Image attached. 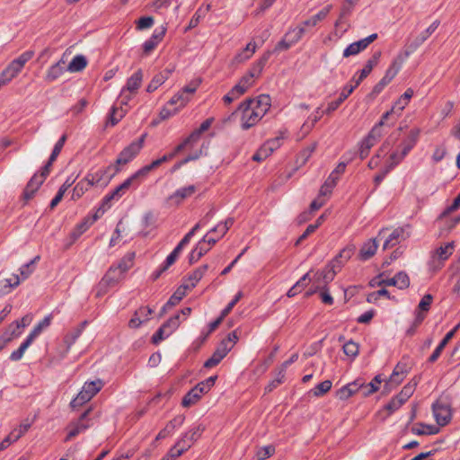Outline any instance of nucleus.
<instances>
[{"mask_svg":"<svg viewBox=\"0 0 460 460\" xmlns=\"http://www.w3.org/2000/svg\"><path fill=\"white\" fill-rule=\"evenodd\" d=\"M271 98L268 94H261L256 99H247L226 119L231 120L239 111L242 112V128L247 130L254 126L269 111Z\"/></svg>","mask_w":460,"mask_h":460,"instance_id":"nucleus-1","label":"nucleus"},{"mask_svg":"<svg viewBox=\"0 0 460 460\" xmlns=\"http://www.w3.org/2000/svg\"><path fill=\"white\" fill-rule=\"evenodd\" d=\"M135 252H128L117 264L111 265L101 279L97 296L105 293L107 288L115 286L122 278L123 274L133 266Z\"/></svg>","mask_w":460,"mask_h":460,"instance_id":"nucleus-2","label":"nucleus"},{"mask_svg":"<svg viewBox=\"0 0 460 460\" xmlns=\"http://www.w3.org/2000/svg\"><path fill=\"white\" fill-rule=\"evenodd\" d=\"M146 134H143L137 140L131 142L118 155L114 164V172L109 175L107 181H110L119 171L120 165L127 164L132 161L144 146Z\"/></svg>","mask_w":460,"mask_h":460,"instance_id":"nucleus-3","label":"nucleus"},{"mask_svg":"<svg viewBox=\"0 0 460 460\" xmlns=\"http://www.w3.org/2000/svg\"><path fill=\"white\" fill-rule=\"evenodd\" d=\"M454 250V242L447 243L444 246L438 247L433 253L431 260L429 262V269L436 272L441 270L444 266V261H447L452 254Z\"/></svg>","mask_w":460,"mask_h":460,"instance_id":"nucleus-4","label":"nucleus"},{"mask_svg":"<svg viewBox=\"0 0 460 460\" xmlns=\"http://www.w3.org/2000/svg\"><path fill=\"white\" fill-rule=\"evenodd\" d=\"M91 411L92 408L89 407L80 415V417L76 420L72 421L68 425L67 429H69V431L65 438L66 442L71 440L73 438L76 437L78 434L84 432L88 428H90L92 424L90 423L91 420L88 418V416Z\"/></svg>","mask_w":460,"mask_h":460,"instance_id":"nucleus-5","label":"nucleus"},{"mask_svg":"<svg viewBox=\"0 0 460 460\" xmlns=\"http://www.w3.org/2000/svg\"><path fill=\"white\" fill-rule=\"evenodd\" d=\"M346 166L347 164L344 162H341L337 164L335 169L331 172L329 177L322 185L319 191V196H326L332 193V189L336 186L339 181V176L344 173Z\"/></svg>","mask_w":460,"mask_h":460,"instance_id":"nucleus-6","label":"nucleus"},{"mask_svg":"<svg viewBox=\"0 0 460 460\" xmlns=\"http://www.w3.org/2000/svg\"><path fill=\"white\" fill-rule=\"evenodd\" d=\"M432 411L437 423L446 426L451 420L452 412L449 405L436 402L432 404Z\"/></svg>","mask_w":460,"mask_h":460,"instance_id":"nucleus-7","label":"nucleus"},{"mask_svg":"<svg viewBox=\"0 0 460 460\" xmlns=\"http://www.w3.org/2000/svg\"><path fill=\"white\" fill-rule=\"evenodd\" d=\"M205 430V427L201 424H199L193 428H191L188 432H186L181 439H179L177 443V447L183 448L184 446H188V449L192 446V444L197 441L203 431Z\"/></svg>","mask_w":460,"mask_h":460,"instance_id":"nucleus-8","label":"nucleus"},{"mask_svg":"<svg viewBox=\"0 0 460 460\" xmlns=\"http://www.w3.org/2000/svg\"><path fill=\"white\" fill-rule=\"evenodd\" d=\"M411 55V51L405 50L403 52L399 53L396 58L393 60L392 64L388 67L384 75V78H386L389 82H391L398 72L401 70L402 64Z\"/></svg>","mask_w":460,"mask_h":460,"instance_id":"nucleus-9","label":"nucleus"},{"mask_svg":"<svg viewBox=\"0 0 460 460\" xmlns=\"http://www.w3.org/2000/svg\"><path fill=\"white\" fill-rule=\"evenodd\" d=\"M44 181L45 180L39 177V173H34V175L30 179L22 191V199H23L24 204H26L34 197L35 193L43 184Z\"/></svg>","mask_w":460,"mask_h":460,"instance_id":"nucleus-10","label":"nucleus"},{"mask_svg":"<svg viewBox=\"0 0 460 460\" xmlns=\"http://www.w3.org/2000/svg\"><path fill=\"white\" fill-rule=\"evenodd\" d=\"M114 172V164H111L106 168L100 169L95 172H89L85 176L86 180L91 183L92 186L104 181V185H107L110 181H107L108 177Z\"/></svg>","mask_w":460,"mask_h":460,"instance_id":"nucleus-11","label":"nucleus"},{"mask_svg":"<svg viewBox=\"0 0 460 460\" xmlns=\"http://www.w3.org/2000/svg\"><path fill=\"white\" fill-rule=\"evenodd\" d=\"M362 380L356 379L355 381L343 385L336 392V396L341 400L346 401L354 395L356 393H361Z\"/></svg>","mask_w":460,"mask_h":460,"instance_id":"nucleus-12","label":"nucleus"},{"mask_svg":"<svg viewBox=\"0 0 460 460\" xmlns=\"http://www.w3.org/2000/svg\"><path fill=\"white\" fill-rule=\"evenodd\" d=\"M440 22L436 20L433 22L426 31H422L416 39L409 45L408 51H411V54L415 51L421 44H423L427 39L438 29Z\"/></svg>","mask_w":460,"mask_h":460,"instance_id":"nucleus-13","label":"nucleus"},{"mask_svg":"<svg viewBox=\"0 0 460 460\" xmlns=\"http://www.w3.org/2000/svg\"><path fill=\"white\" fill-rule=\"evenodd\" d=\"M420 135V129L419 128H411L398 147L403 150L404 154H409L419 141Z\"/></svg>","mask_w":460,"mask_h":460,"instance_id":"nucleus-14","label":"nucleus"},{"mask_svg":"<svg viewBox=\"0 0 460 460\" xmlns=\"http://www.w3.org/2000/svg\"><path fill=\"white\" fill-rule=\"evenodd\" d=\"M354 90L355 86H351V84H347L341 92L338 99L331 102L324 112L329 115L336 111L339 106L353 93Z\"/></svg>","mask_w":460,"mask_h":460,"instance_id":"nucleus-15","label":"nucleus"},{"mask_svg":"<svg viewBox=\"0 0 460 460\" xmlns=\"http://www.w3.org/2000/svg\"><path fill=\"white\" fill-rule=\"evenodd\" d=\"M195 185H189L176 190L168 199L173 201L176 205H180L185 199L191 197L196 192Z\"/></svg>","mask_w":460,"mask_h":460,"instance_id":"nucleus-16","label":"nucleus"},{"mask_svg":"<svg viewBox=\"0 0 460 460\" xmlns=\"http://www.w3.org/2000/svg\"><path fill=\"white\" fill-rule=\"evenodd\" d=\"M377 247L378 244L376 238L369 239L361 246L358 252V259L363 261L369 260L376 254Z\"/></svg>","mask_w":460,"mask_h":460,"instance_id":"nucleus-17","label":"nucleus"},{"mask_svg":"<svg viewBox=\"0 0 460 460\" xmlns=\"http://www.w3.org/2000/svg\"><path fill=\"white\" fill-rule=\"evenodd\" d=\"M271 55L272 51L270 50H267L262 54V56L249 69L248 73L250 74V77L258 78L261 75Z\"/></svg>","mask_w":460,"mask_h":460,"instance_id":"nucleus-18","label":"nucleus"},{"mask_svg":"<svg viewBox=\"0 0 460 460\" xmlns=\"http://www.w3.org/2000/svg\"><path fill=\"white\" fill-rule=\"evenodd\" d=\"M337 267L329 262L322 271H317L314 275L316 281L323 280V286L327 287L328 283L333 280L337 271Z\"/></svg>","mask_w":460,"mask_h":460,"instance_id":"nucleus-19","label":"nucleus"},{"mask_svg":"<svg viewBox=\"0 0 460 460\" xmlns=\"http://www.w3.org/2000/svg\"><path fill=\"white\" fill-rule=\"evenodd\" d=\"M143 81V71L142 69L137 70L128 80L126 85L123 87L125 91L137 94V90L141 86Z\"/></svg>","mask_w":460,"mask_h":460,"instance_id":"nucleus-20","label":"nucleus"},{"mask_svg":"<svg viewBox=\"0 0 460 460\" xmlns=\"http://www.w3.org/2000/svg\"><path fill=\"white\" fill-rule=\"evenodd\" d=\"M65 63V60L61 58L56 64L51 66L47 71V74L45 75V81H47L48 83H51L59 78L66 70L64 66Z\"/></svg>","mask_w":460,"mask_h":460,"instance_id":"nucleus-21","label":"nucleus"},{"mask_svg":"<svg viewBox=\"0 0 460 460\" xmlns=\"http://www.w3.org/2000/svg\"><path fill=\"white\" fill-rule=\"evenodd\" d=\"M172 70L164 69L162 72L156 74L146 87L147 93L155 92L159 86H161L171 75Z\"/></svg>","mask_w":460,"mask_h":460,"instance_id":"nucleus-22","label":"nucleus"},{"mask_svg":"<svg viewBox=\"0 0 460 460\" xmlns=\"http://www.w3.org/2000/svg\"><path fill=\"white\" fill-rule=\"evenodd\" d=\"M310 281V273L307 272L289 288V290L287 293V296L288 297H293L297 294L301 293L307 287Z\"/></svg>","mask_w":460,"mask_h":460,"instance_id":"nucleus-23","label":"nucleus"},{"mask_svg":"<svg viewBox=\"0 0 460 460\" xmlns=\"http://www.w3.org/2000/svg\"><path fill=\"white\" fill-rule=\"evenodd\" d=\"M332 8V4H328L320 10L315 15L310 17L309 19L303 22L302 26L305 27H314L317 23L323 20H324Z\"/></svg>","mask_w":460,"mask_h":460,"instance_id":"nucleus-24","label":"nucleus"},{"mask_svg":"<svg viewBox=\"0 0 460 460\" xmlns=\"http://www.w3.org/2000/svg\"><path fill=\"white\" fill-rule=\"evenodd\" d=\"M404 229L402 227H397L395 228L390 235L387 237V239L385 241L383 249L386 250L389 248L394 247L398 243H400V239H405L403 236Z\"/></svg>","mask_w":460,"mask_h":460,"instance_id":"nucleus-25","label":"nucleus"},{"mask_svg":"<svg viewBox=\"0 0 460 460\" xmlns=\"http://www.w3.org/2000/svg\"><path fill=\"white\" fill-rule=\"evenodd\" d=\"M287 130L280 131L279 136L265 142L261 146L265 149V153L268 152L270 155L274 150L278 149L282 145L283 139L287 137Z\"/></svg>","mask_w":460,"mask_h":460,"instance_id":"nucleus-26","label":"nucleus"},{"mask_svg":"<svg viewBox=\"0 0 460 460\" xmlns=\"http://www.w3.org/2000/svg\"><path fill=\"white\" fill-rule=\"evenodd\" d=\"M210 247H207L204 243L199 241L195 248L189 254L190 264L196 263L200 258H202L208 251Z\"/></svg>","mask_w":460,"mask_h":460,"instance_id":"nucleus-27","label":"nucleus"},{"mask_svg":"<svg viewBox=\"0 0 460 460\" xmlns=\"http://www.w3.org/2000/svg\"><path fill=\"white\" fill-rule=\"evenodd\" d=\"M383 382V379L381 378L380 375L376 376L373 380L368 383L365 384L362 381V387H361V394L364 397H367L371 395L372 394L376 393L378 388L379 385Z\"/></svg>","mask_w":460,"mask_h":460,"instance_id":"nucleus-28","label":"nucleus"},{"mask_svg":"<svg viewBox=\"0 0 460 460\" xmlns=\"http://www.w3.org/2000/svg\"><path fill=\"white\" fill-rule=\"evenodd\" d=\"M81 334H82V332H81L80 329H77L75 327L65 335L64 342L66 344V349H65V351L60 356V359H62L66 357V355L69 351L71 346L75 342V341L80 337Z\"/></svg>","mask_w":460,"mask_h":460,"instance_id":"nucleus-29","label":"nucleus"},{"mask_svg":"<svg viewBox=\"0 0 460 460\" xmlns=\"http://www.w3.org/2000/svg\"><path fill=\"white\" fill-rule=\"evenodd\" d=\"M201 392H199V388L194 386L191 388L182 398L181 405L183 407H190L195 404L201 398Z\"/></svg>","mask_w":460,"mask_h":460,"instance_id":"nucleus-30","label":"nucleus"},{"mask_svg":"<svg viewBox=\"0 0 460 460\" xmlns=\"http://www.w3.org/2000/svg\"><path fill=\"white\" fill-rule=\"evenodd\" d=\"M52 321V314H49L46 315L40 323H38L32 329V331L28 335L29 338H31L32 341L35 340L36 337H38L44 329L48 328Z\"/></svg>","mask_w":460,"mask_h":460,"instance_id":"nucleus-31","label":"nucleus"},{"mask_svg":"<svg viewBox=\"0 0 460 460\" xmlns=\"http://www.w3.org/2000/svg\"><path fill=\"white\" fill-rule=\"evenodd\" d=\"M413 95V91L411 88H408L402 95L399 98V100L393 105V108L397 111V117H399L402 111L404 110L406 105L409 103L411 98Z\"/></svg>","mask_w":460,"mask_h":460,"instance_id":"nucleus-32","label":"nucleus"},{"mask_svg":"<svg viewBox=\"0 0 460 460\" xmlns=\"http://www.w3.org/2000/svg\"><path fill=\"white\" fill-rule=\"evenodd\" d=\"M453 338V332H447L446 336L442 339V341L439 342L438 347L435 349L433 353L429 356L428 362L434 363L438 360V358L440 357L443 349L447 346V344L449 342V341Z\"/></svg>","mask_w":460,"mask_h":460,"instance_id":"nucleus-33","label":"nucleus"},{"mask_svg":"<svg viewBox=\"0 0 460 460\" xmlns=\"http://www.w3.org/2000/svg\"><path fill=\"white\" fill-rule=\"evenodd\" d=\"M257 46L255 42H249L246 47L234 57L237 63H243L248 60L256 51Z\"/></svg>","mask_w":460,"mask_h":460,"instance_id":"nucleus-34","label":"nucleus"},{"mask_svg":"<svg viewBox=\"0 0 460 460\" xmlns=\"http://www.w3.org/2000/svg\"><path fill=\"white\" fill-rule=\"evenodd\" d=\"M190 97L186 95L181 90L170 99V101L167 102V105L175 106L174 108H179L180 111L190 102Z\"/></svg>","mask_w":460,"mask_h":460,"instance_id":"nucleus-35","label":"nucleus"},{"mask_svg":"<svg viewBox=\"0 0 460 460\" xmlns=\"http://www.w3.org/2000/svg\"><path fill=\"white\" fill-rule=\"evenodd\" d=\"M190 288L189 285L182 284L181 285L175 292L170 296L167 301V305L174 306L178 305L181 299L186 296L187 290Z\"/></svg>","mask_w":460,"mask_h":460,"instance_id":"nucleus-36","label":"nucleus"},{"mask_svg":"<svg viewBox=\"0 0 460 460\" xmlns=\"http://www.w3.org/2000/svg\"><path fill=\"white\" fill-rule=\"evenodd\" d=\"M380 57L381 51H376L372 55V57L367 61L364 68L359 72L361 78H367L368 76L374 66L378 64Z\"/></svg>","mask_w":460,"mask_h":460,"instance_id":"nucleus-37","label":"nucleus"},{"mask_svg":"<svg viewBox=\"0 0 460 460\" xmlns=\"http://www.w3.org/2000/svg\"><path fill=\"white\" fill-rule=\"evenodd\" d=\"M87 66V59L83 55H77L73 58L66 70L70 72H80Z\"/></svg>","mask_w":460,"mask_h":460,"instance_id":"nucleus-38","label":"nucleus"},{"mask_svg":"<svg viewBox=\"0 0 460 460\" xmlns=\"http://www.w3.org/2000/svg\"><path fill=\"white\" fill-rule=\"evenodd\" d=\"M408 154H404L403 150L401 151L395 150L390 154L389 158L386 162L385 166L388 170H394L407 155Z\"/></svg>","mask_w":460,"mask_h":460,"instance_id":"nucleus-39","label":"nucleus"},{"mask_svg":"<svg viewBox=\"0 0 460 460\" xmlns=\"http://www.w3.org/2000/svg\"><path fill=\"white\" fill-rule=\"evenodd\" d=\"M90 187H92L91 183L84 177L75 186L72 193V199L76 200L80 199L85 193V191L89 190Z\"/></svg>","mask_w":460,"mask_h":460,"instance_id":"nucleus-40","label":"nucleus"},{"mask_svg":"<svg viewBox=\"0 0 460 460\" xmlns=\"http://www.w3.org/2000/svg\"><path fill=\"white\" fill-rule=\"evenodd\" d=\"M416 386L417 381L413 379L405 385L396 396L404 403L413 394Z\"/></svg>","mask_w":460,"mask_h":460,"instance_id":"nucleus-41","label":"nucleus"},{"mask_svg":"<svg viewBox=\"0 0 460 460\" xmlns=\"http://www.w3.org/2000/svg\"><path fill=\"white\" fill-rule=\"evenodd\" d=\"M33 341L27 336L24 341L20 345V347L13 351L10 355V360L12 361H19L23 357L25 350L31 346Z\"/></svg>","mask_w":460,"mask_h":460,"instance_id":"nucleus-42","label":"nucleus"},{"mask_svg":"<svg viewBox=\"0 0 460 460\" xmlns=\"http://www.w3.org/2000/svg\"><path fill=\"white\" fill-rule=\"evenodd\" d=\"M102 385L103 383L102 380L97 379L96 381L86 382L82 390L84 391V394L93 398L102 388Z\"/></svg>","mask_w":460,"mask_h":460,"instance_id":"nucleus-43","label":"nucleus"},{"mask_svg":"<svg viewBox=\"0 0 460 460\" xmlns=\"http://www.w3.org/2000/svg\"><path fill=\"white\" fill-rule=\"evenodd\" d=\"M305 32V29L304 26H299L294 29H290L284 36L287 37V40H289V43L293 45L298 42Z\"/></svg>","mask_w":460,"mask_h":460,"instance_id":"nucleus-44","label":"nucleus"},{"mask_svg":"<svg viewBox=\"0 0 460 460\" xmlns=\"http://www.w3.org/2000/svg\"><path fill=\"white\" fill-rule=\"evenodd\" d=\"M93 225V221H91V217H85L84 220L77 224L74 231L71 233V237L74 240L79 238L91 226Z\"/></svg>","mask_w":460,"mask_h":460,"instance_id":"nucleus-45","label":"nucleus"},{"mask_svg":"<svg viewBox=\"0 0 460 460\" xmlns=\"http://www.w3.org/2000/svg\"><path fill=\"white\" fill-rule=\"evenodd\" d=\"M208 270V265L204 264L199 268L196 269L188 276V279L191 281L190 288L196 287L197 283L202 279L206 271Z\"/></svg>","mask_w":460,"mask_h":460,"instance_id":"nucleus-46","label":"nucleus"},{"mask_svg":"<svg viewBox=\"0 0 460 460\" xmlns=\"http://www.w3.org/2000/svg\"><path fill=\"white\" fill-rule=\"evenodd\" d=\"M214 121L213 118H208L206 120H204L199 128L193 130L190 135V138L194 139L196 142H198L205 131H207L212 125Z\"/></svg>","mask_w":460,"mask_h":460,"instance_id":"nucleus-47","label":"nucleus"},{"mask_svg":"<svg viewBox=\"0 0 460 460\" xmlns=\"http://www.w3.org/2000/svg\"><path fill=\"white\" fill-rule=\"evenodd\" d=\"M40 259V257L39 255H37L31 261H29L28 263L23 264L20 268V274H21L22 279H26L27 278H29L31 276V274L35 270L36 262L39 261Z\"/></svg>","mask_w":460,"mask_h":460,"instance_id":"nucleus-48","label":"nucleus"},{"mask_svg":"<svg viewBox=\"0 0 460 460\" xmlns=\"http://www.w3.org/2000/svg\"><path fill=\"white\" fill-rule=\"evenodd\" d=\"M180 323V314H176L163 323L162 327L166 331L168 335H171L179 327Z\"/></svg>","mask_w":460,"mask_h":460,"instance_id":"nucleus-49","label":"nucleus"},{"mask_svg":"<svg viewBox=\"0 0 460 460\" xmlns=\"http://www.w3.org/2000/svg\"><path fill=\"white\" fill-rule=\"evenodd\" d=\"M150 172L148 167L146 165L143 166L139 170H137L135 173H133L129 180H131L132 184L137 188L142 180H144L148 173Z\"/></svg>","mask_w":460,"mask_h":460,"instance_id":"nucleus-50","label":"nucleus"},{"mask_svg":"<svg viewBox=\"0 0 460 460\" xmlns=\"http://www.w3.org/2000/svg\"><path fill=\"white\" fill-rule=\"evenodd\" d=\"M395 287L399 289H405L410 286V278L405 271H399L394 275Z\"/></svg>","mask_w":460,"mask_h":460,"instance_id":"nucleus-51","label":"nucleus"},{"mask_svg":"<svg viewBox=\"0 0 460 460\" xmlns=\"http://www.w3.org/2000/svg\"><path fill=\"white\" fill-rule=\"evenodd\" d=\"M200 155H201V150L197 151L194 154L187 155L182 160H181V161L177 162L176 164H174L173 166L170 169V172L171 173H174L175 172H177L181 166H183L187 163L199 159Z\"/></svg>","mask_w":460,"mask_h":460,"instance_id":"nucleus-52","label":"nucleus"},{"mask_svg":"<svg viewBox=\"0 0 460 460\" xmlns=\"http://www.w3.org/2000/svg\"><path fill=\"white\" fill-rule=\"evenodd\" d=\"M22 67L19 66L15 61H12L7 67L2 72L3 76L8 78L11 82L13 78H14L21 71Z\"/></svg>","mask_w":460,"mask_h":460,"instance_id":"nucleus-53","label":"nucleus"},{"mask_svg":"<svg viewBox=\"0 0 460 460\" xmlns=\"http://www.w3.org/2000/svg\"><path fill=\"white\" fill-rule=\"evenodd\" d=\"M332 381L325 380L323 382H321L318 384L312 391L311 393L314 394V396L321 397L324 395L326 393H328L332 388Z\"/></svg>","mask_w":460,"mask_h":460,"instance_id":"nucleus-54","label":"nucleus"},{"mask_svg":"<svg viewBox=\"0 0 460 460\" xmlns=\"http://www.w3.org/2000/svg\"><path fill=\"white\" fill-rule=\"evenodd\" d=\"M126 111L120 108V110L117 107H112L111 112L109 114L108 122L111 126H115L119 123V121L124 117Z\"/></svg>","mask_w":460,"mask_h":460,"instance_id":"nucleus-55","label":"nucleus"},{"mask_svg":"<svg viewBox=\"0 0 460 460\" xmlns=\"http://www.w3.org/2000/svg\"><path fill=\"white\" fill-rule=\"evenodd\" d=\"M188 450V446L183 448L177 447V443L169 450V452L161 460H175Z\"/></svg>","mask_w":460,"mask_h":460,"instance_id":"nucleus-56","label":"nucleus"},{"mask_svg":"<svg viewBox=\"0 0 460 460\" xmlns=\"http://www.w3.org/2000/svg\"><path fill=\"white\" fill-rule=\"evenodd\" d=\"M343 352L348 357H350L352 358H356L359 351V346L358 343L354 342L352 340L347 341L343 345Z\"/></svg>","mask_w":460,"mask_h":460,"instance_id":"nucleus-57","label":"nucleus"},{"mask_svg":"<svg viewBox=\"0 0 460 460\" xmlns=\"http://www.w3.org/2000/svg\"><path fill=\"white\" fill-rule=\"evenodd\" d=\"M217 379V376H212L207 378L206 380L199 382L195 386L197 388H199V392H201L202 394H207L211 389V387L215 385Z\"/></svg>","mask_w":460,"mask_h":460,"instance_id":"nucleus-58","label":"nucleus"},{"mask_svg":"<svg viewBox=\"0 0 460 460\" xmlns=\"http://www.w3.org/2000/svg\"><path fill=\"white\" fill-rule=\"evenodd\" d=\"M405 377V374H399L398 376H394V373L390 376L389 380L385 384L384 389L386 392L391 391L393 388L396 387L399 384H401Z\"/></svg>","mask_w":460,"mask_h":460,"instance_id":"nucleus-59","label":"nucleus"},{"mask_svg":"<svg viewBox=\"0 0 460 460\" xmlns=\"http://www.w3.org/2000/svg\"><path fill=\"white\" fill-rule=\"evenodd\" d=\"M383 134L384 131L382 128V123H376L366 137L376 144L380 140Z\"/></svg>","mask_w":460,"mask_h":460,"instance_id":"nucleus-60","label":"nucleus"},{"mask_svg":"<svg viewBox=\"0 0 460 460\" xmlns=\"http://www.w3.org/2000/svg\"><path fill=\"white\" fill-rule=\"evenodd\" d=\"M91 399L92 398L88 394H84V390H81L77 396L71 401L70 406L72 409H76L89 402Z\"/></svg>","mask_w":460,"mask_h":460,"instance_id":"nucleus-61","label":"nucleus"},{"mask_svg":"<svg viewBox=\"0 0 460 460\" xmlns=\"http://www.w3.org/2000/svg\"><path fill=\"white\" fill-rule=\"evenodd\" d=\"M275 454V447L273 445L260 447L256 453L258 460H266Z\"/></svg>","mask_w":460,"mask_h":460,"instance_id":"nucleus-62","label":"nucleus"},{"mask_svg":"<svg viewBox=\"0 0 460 460\" xmlns=\"http://www.w3.org/2000/svg\"><path fill=\"white\" fill-rule=\"evenodd\" d=\"M377 39V34L373 33L367 38L361 39L354 43L357 46V50L360 53L365 50L372 42H374Z\"/></svg>","mask_w":460,"mask_h":460,"instance_id":"nucleus-63","label":"nucleus"},{"mask_svg":"<svg viewBox=\"0 0 460 460\" xmlns=\"http://www.w3.org/2000/svg\"><path fill=\"white\" fill-rule=\"evenodd\" d=\"M155 22L152 16H143L137 22V29L139 31L151 28Z\"/></svg>","mask_w":460,"mask_h":460,"instance_id":"nucleus-64","label":"nucleus"}]
</instances>
